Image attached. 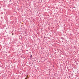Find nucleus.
Segmentation results:
<instances>
[{
	"instance_id": "f257e3e1",
	"label": "nucleus",
	"mask_w": 79,
	"mask_h": 79,
	"mask_svg": "<svg viewBox=\"0 0 79 79\" xmlns=\"http://www.w3.org/2000/svg\"><path fill=\"white\" fill-rule=\"evenodd\" d=\"M30 56H31V58L32 57V55H31Z\"/></svg>"
},
{
	"instance_id": "f03ea898",
	"label": "nucleus",
	"mask_w": 79,
	"mask_h": 79,
	"mask_svg": "<svg viewBox=\"0 0 79 79\" xmlns=\"http://www.w3.org/2000/svg\"><path fill=\"white\" fill-rule=\"evenodd\" d=\"M13 34H12V35H13Z\"/></svg>"
}]
</instances>
